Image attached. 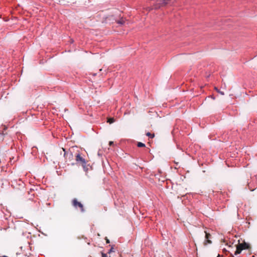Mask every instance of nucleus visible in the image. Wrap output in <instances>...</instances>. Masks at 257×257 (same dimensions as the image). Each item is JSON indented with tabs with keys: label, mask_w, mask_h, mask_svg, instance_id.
<instances>
[{
	"label": "nucleus",
	"mask_w": 257,
	"mask_h": 257,
	"mask_svg": "<svg viewBox=\"0 0 257 257\" xmlns=\"http://www.w3.org/2000/svg\"><path fill=\"white\" fill-rule=\"evenodd\" d=\"M171 1V0H151V4L152 5V6L149 9V11L153 9H159L168 5Z\"/></svg>",
	"instance_id": "f257e3e1"
},
{
	"label": "nucleus",
	"mask_w": 257,
	"mask_h": 257,
	"mask_svg": "<svg viewBox=\"0 0 257 257\" xmlns=\"http://www.w3.org/2000/svg\"><path fill=\"white\" fill-rule=\"evenodd\" d=\"M249 248V245L245 242L241 243H238L236 246V250L234 252V254L236 255L240 253L242 250L246 249Z\"/></svg>",
	"instance_id": "f03ea898"
},
{
	"label": "nucleus",
	"mask_w": 257,
	"mask_h": 257,
	"mask_svg": "<svg viewBox=\"0 0 257 257\" xmlns=\"http://www.w3.org/2000/svg\"><path fill=\"white\" fill-rule=\"evenodd\" d=\"M81 166H83L84 171L86 172L92 169L90 163L88 161H86L82 158H81Z\"/></svg>",
	"instance_id": "7ed1b4c3"
},
{
	"label": "nucleus",
	"mask_w": 257,
	"mask_h": 257,
	"mask_svg": "<svg viewBox=\"0 0 257 257\" xmlns=\"http://www.w3.org/2000/svg\"><path fill=\"white\" fill-rule=\"evenodd\" d=\"M73 206L75 208L77 207H80V202H78L76 199H74L72 201Z\"/></svg>",
	"instance_id": "20e7f679"
},
{
	"label": "nucleus",
	"mask_w": 257,
	"mask_h": 257,
	"mask_svg": "<svg viewBox=\"0 0 257 257\" xmlns=\"http://www.w3.org/2000/svg\"><path fill=\"white\" fill-rule=\"evenodd\" d=\"M125 22V19L121 18L120 20L116 21V23L120 25H123Z\"/></svg>",
	"instance_id": "39448f33"
},
{
	"label": "nucleus",
	"mask_w": 257,
	"mask_h": 257,
	"mask_svg": "<svg viewBox=\"0 0 257 257\" xmlns=\"http://www.w3.org/2000/svg\"><path fill=\"white\" fill-rule=\"evenodd\" d=\"M205 232V237L207 240L206 241H207V243H211V241L208 239V238L210 236V234L209 233L206 232V231Z\"/></svg>",
	"instance_id": "423d86ee"
},
{
	"label": "nucleus",
	"mask_w": 257,
	"mask_h": 257,
	"mask_svg": "<svg viewBox=\"0 0 257 257\" xmlns=\"http://www.w3.org/2000/svg\"><path fill=\"white\" fill-rule=\"evenodd\" d=\"M115 121V120L113 118H109L107 119V122L109 123H112Z\"/></svg>",
	"instance_id": "0eeeda50"
},
{
	"label": "nucleus",
	"mask_w": 257,
	"mask_h": 257,
	"mask_svg": "<svg viewBox=\"0 0 257 257\" xmlns=\"http://www.w3.org/2000/svg\"><path fill=\"white\" fill-rule=\"evenodd\" d=\"M146 135H147L148 137H150V138H153L154 137V136H155V135H154V134H151V133H149V132L147 133L146 134Z\"/></svg>",
	"instance_id": "6e6552de"
},
{
	"label": "nucleus",
	"mask_w": 257,
	"mask_h": 257,
	"mask_svg": "<svg viewBox=\"0 0 257 257\" xmlns=\"http://www.w3.org/2000/svg\"><path fill=\"white\" fill-rule=\"evenodd\" d=\"M137 146L138 147H145V145L144 143H142L141 142H138L137 144Z\"/></svg>",
	"instance_id": "1a4fd4ad"
},
{
	"label": "nucleus",
	"mask_w": 257,
	"mask_h": 257,
	"mask_svg": "<svg viewBox=\"0 0 257 257\" xmlns=\"http://www.w3.org/2000/svg\"><path fill=\"white\" fill-rule=\"evenodd\" d=\"M76 161L78 162L80 160V154H77L76 156Z\"/></svg>",
	"instance_id": "9d476101"
},
{
	"label": "nucleus",
	"mask_w": 257,
	"mask_h": 257,
	"mask_svg": "<svg viewBox=\"0 0 257 257\" xmlns=\"http://www.w3.org/2000/svg\"><path fill=\"white\" fill-rule=\"evenodd\" d=\"M102 257H107V254H105V253H102Z\"/></svg>",
	"instance_id": "9b49d317"
},
{
	"label": "nucleus",
	"mask_w": 257,
	"mask_h": 257,
	"mask_svg": "<svg viewBox=\"0 0 257 257\" xmlns=\"http://www.w3.org/2000/svg\"><path fill=\"white\" fill-rule=\"evenodd\" d=\"M113 142L110 141V142H109V145L110 146H111V145H112L113 144Z\"/></svg>",
	"instance_id": "f8f14e48"
},
{
	"label": "nucleus",
	"mask_w": 257,
	"mask_h": 257,
	"mask_svg": "<svg viewBox=\"0 0 257 257\" xmlns=\"http://www.w3.org/2000/svg\"><path fill=\"white\" fill-rule=\"evenodd\" d=\"M106 243H109V240L108 239H106Z\"/></svg>",
	"instance_id": "ddd939ff"
},
{
	"label": "nucleus",
	"mask_w": 257,
	"mask_h": 257,
	"mask_svg": "<svg viewBox=\"0 0 257 257\" xmlns=\"http://www.w3.org/2000/svg\"><path fill=\"white\" fill-rule=\"evenodd\" d=\"M112 251V248H111V249H110V251H109V252Z\"/></svg>",
	"instance_id": "4468645a"
}]
</instances>
